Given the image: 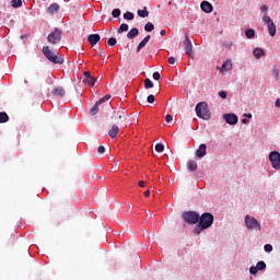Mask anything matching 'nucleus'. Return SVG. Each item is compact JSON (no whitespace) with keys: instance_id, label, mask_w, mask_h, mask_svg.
<instances>
[{"instance_id":"obj_1","label":"nucleus","mask_w":280,"mask_h":280,"mask_svg":"<svg viewBox=\"0 0 280 280\" xmlns=\"http://www.w3.org/2000/svg\"><path fill=\"white\" fill-rule=\"evenodd\" d=\"M42 51L44 56H46L47 60H49V62H52L54 65H65V57H58V55L51 51V48H49V46H44Z\"/></svg>"},{"instance_id":"obj_2","label":"nucleus","mask_w":280,"mask_h":280,"mask_svg":"<svg viewBox=\"0 0 280 280\" xmlns=\"http://www.w3.org/2000/svg\"><path fill=\"white\" fill-rule=\"evenodd\" d=\"M195 110L197 117H199L200 119H211V114L209 113V105H207V103H198L195 107Z\"/></svg>"},{"instance_id":"obj_3","label":"nucleus","mask_w":280,"mask_h":280,"mask_svg":"<svg viewBox=\"0 0 280 280\" xmlns=\"http://www.w3.org/2000/svg\"><path fill=\"white\" fill-rule=\"evenodd\" d=\"M245 225L249 231H261V223L248 214L245 215Z\"/></svg>"},{"instance_id":"obj_4","label":"nucleus","mask_w":280,"mask_h":280,"mask_svg":"<svg viewBox=\"0 0 280 280\" xmlns=\"http://www.w3.org/2000/svg\"><path fill=\"white\" fill-rule=\"evenodd\" d=\"M182 218L187 224H198L200 214L194 211H187L182 214Z\"/></svg>"},{"instance_id":"obj_5","label":"nucleus","mask_w":280,"mask_h":280,"mask_svg":"<svg viewBox=\"0 0 280 280\" xmlns=\"http://www.w3.org/2000/svg\"><path fill=\"white\" fill-rule=\"evenodd\" d=\"M47 40L50 45H59L62 40V31L55 28L54 32L48 34Z\"/></svg>"},{"instance_id":"obj_6","label":"nucleus","mask_w":280,"mask_h":280,"mask_svg":"<svg viewBox=\"0 0 280 280\" xmlns=\"http://www.w3.org/2000/svg\"><path fill=\"white\" fill-rule=\"evenodd\" d=\"M199 224H201L206 229H210V226L213 224V214L210 212H205L199 217Z\"/></svg>"},{"instance_id":"obj_7","label":"nucleus","mask_w":280,"mask_h":280,"mask_svg":"<svg viewBox=\"0 0 280 280\" xmlns=\"http://www.w3.org/2000/svg\"><path fill=\"white\" fill-rule=\"evenodd\" d=\"M126 119H128V116L121 109L115 110L112 115L113 124L121 125Z\"/></svg>"},{"instance_id":"obj_8","label":"nucleus","mask_w":280,"mask_h":280,"mask_svg":"<svg viewBox=\"0 0 280 280\" xmlns=\"http://www.w3.org/2000/svg\"><path fill=\"white\" fill-rule=\"evenodd\" d=\"M269 161L273 170H280V153L279 151H271L269 153Z\"/></svg>"},{"instance_id":"obj_9","label":"nucleus","mask_w":280,"mask_h":280,"mask_svg":"<svg viewBox=\"0 0 280 280\" xmlns=\"http://www.w3.org/2000/svg\"><path fill=\"white\" fill-rule=\"evenodd\" d=\"M262 21L264 23H266L268 27L269 35L277 36V25H275V22L272 21V19H270V16L268 15H265L262 18Z\"/></svg>"},{"instance_id":"obj_10","label":"nucleus","mask_w":280,"mask_h":280,"mask_svg":"<svg viewBox=\"0 0 280 280\" xmlns=\"http://www.w3.org/2000/svg\"><path fill=\"white\" fill-rule=\"evenodd\" d=\"M184 49L187 56H191V54H194V46L191 45V40L188 36L184 39Z\"/></svg>"},{"instance_id":"obj_11","label":"nucleus","mask_w":280,"mask_h":280,"mask_svg":"<svg viewBox=\"0 0 280 280\" xmlns=\"http://www.w3.org/2000/svg\"><path fill=\"white\" fill-rule=\"evenodd\" d=\"M83 75H84L83 82L85 84H89V86H95V83L97 82V80H95V78H93V75H91V72L85 71L83 73Z\"/></svg>"},{"instance_id":"obj_12","label":"nucleus","mask_w":280,"mask_h":280,"mask_svg":"<svg viewBox=\"0 0 280 280\" xmlns=\"http://www.w3.org/2000/svg\"><path fill=\"white\" fill-rule=\"evenodd\" d=\"M223 117L226 124H229L230 126H235V124H237L238 121L237 115L235 114H225Z\"/></svg>"},{"instance_id":"obj_13","label":"nucleus","mask_w":280,"mask_h":280,"mask_svg":"<svg viewBox=\"0 0 280 280\" xmlns=\"http://www.w3.org/2000/svg\"><path fill=\"white\" fill-rule=\"evenodd\" d=\"M201 10L206 12V14H210V12H213V4H211L209 1H202Z\"/></svg>"},{"instance_id":"obj_14","label":"nucleus","mask_w":280,"mask_h":280,"mask_svg":"<svg viewBox=\"0 0 280 280\" xmlns=\"http://www.w3.org/2000/svg\"><path fill=\"white\" fill-rule=\"evenodd\" d=\"M100 39V34H91L88 36V42L92 47H95Z\"/></svg>"},{"instance_id":"obj_15","label":"nucleus","mask_w":280,"mask_h":280,"mask_svg":"<svg viewBox=\"0 0 280 280\" xmlns=\"http://www.w3.org/2000/svg\"><path fill=\"white\" fill-rule=\"evenodd\" d=\"M206 155H207V144H200L198 150L196 151V156H198V159H202Z\"/></svg>"},{"instance_id":"obj_16","label":"nucleus","mask_w":280,"mask_h":280,"mask_svg":"<svg viewBox=\"0 0 280 280\" xmlns=\"http://www.w3.org/2000/svg\"><path fill=\"white\" fill-rule=\"evenodd\" d=\"M65 88L58 86L52 90V95H55V97H65Z\"/></svg>"},{"instance_id":"obj_17","label":"nucleus","mask_w":280,"mask_h":280,"mask_svg":"<svg viewBox=\"0 0 280 280\" xmlns=\"http://www.w3.org/2000/svg\"><path fill=\"white\" fill-rule=\"evenodd\" d=\"M232 69H233V62H231V60H228V61H225V62L222 65L220 71H221V73H224V71H225V72H226V71H231Z\"/></svg>"},{"instance_id":"obj_18","label":"nucleus","mask_w":280,"mask_h":280,"mask_svg":"<svg viewBox=\"0 0 280 280\" xmlns=\"http://www.w3.org/2000/svg\"><path fill=\"white\" fill-rule=\"evenodd\" d=\"M117 135H119V127L117 125H113L112 129L108 131V137H110V139H115Z\"/></svg>"},{"instance_id":"obj_19","label":"nucleus","mask_w":280,"mask_h":280,"mask_svg":"<svg viewBox=\"0 0 280 280\" xmlns=\"http://www.w3.org/2000/svg\"><path fill=\"white\" fill-rule=\"evenodd\" d=\"M137 36H139V28H137V27L131 28L127 33V38H129V40H132V38H137Z\"/></svg>"},{"instance_id":"obj_20","label":"nucleus","mask_w":280,"mask_h":280,"mask_svg":"<svg viewBox=\"0 0 280 280\" xmlns=\"http://www.w3.org/2000/svg\"><path fill=\"white\" fill-rule=\"evenodd\" d=\"M253 55L256 60H259V58H262V56H266V51H264V49L261 48H255L253 51Z\"/></svg>"},{"instance_id":"obj_21","label":"nucleus","mask_w":280,"mask_h":280,"mask_svg":"<svg viewBox=\"0 0 280 280\" xmlns=\"http://www.w3.org/2000/svg\"><path fill=\"white\" fill-rule=\"evenodd\" d=\"M187 167L189 170V172H196L198 170V163H196V161L190 160L187 163Z\"/></svg>"},{"instance_id":"obj_22","label":"nucleus","mask_w":280,"mask_h":280,"mask_svg":"<svg viewBox=\"0 0 280 280\" xmlns=\"http://www.w3.org/2000/svg\"><path fill=\"white\" fill-rule=\"evenodd\" d=\"M60 10V5L58 3L50 4L47 9L48 14H55V12H58Z\"/></svg>"},{"instance_id":"obj_23","label":"nucleus","mask_w":280,"mask_h":280,"mask_svg":"<svg viewBox=\"0 0 280 280\" xmlns=\"http://www.w3.org/2000/svg\"><path fill=\"white\" fill-rule=\"evenodd\" d=\"M101 101H97L94 106L90 109V115H97L100 113Z\"/></svg>"},{"instance_id":"obj_24","label":"nucleus","mask_w":280,"mask_h":280,"mask_svg":"<svg viewBox=\"0 0 280 280\" xmlns=\"http://www.w3.org/2000/svg\"><path fill=\"white\" fill-rule=\"evenodd\" d=\"M138 15L141 16V19H145V18L150 16V12L144 7L143 10H138Z\"/></svg>"},{"instance_id":"obj_25","label":"nucleus","mask_w":280,"mask_h":280,"mask_svg":"<svg viewBox=\"0 0 280 280\" xmlns=\"http://www.w3.org/2000/svg\"><path fill=\"white\" fill-rule=\"evenodd\" d=\"M9 119L10 117L8 116L7 113H3V112L0 113V124H5Z\"/></svg>"},{"instance_id":"obj_26","label":"nucleus","mask_w":280,"mask_h":280,"mask_svg":"<svg viewBox=\"0 0 280 280\" xmlns=\"http://www.w3.org/2000/svg\"><path fill=\"white\" fill-rule=\"evenodd\" d=\"M124 19H126V21H132L135 19V13L127 11L124 13Z\"/></svg>"},{"instance_id":"obj_27","label":"nucleus","mask_w":280,"mask_h":280,"mask_svg":"<svg viewBox=\"0 0 280 280\" xmlns=\"http://www.w3.org/2000/svg\"><path fill=\"white\" fill-rule=\"evenodd\" d=\"M245 36L246 38H255V30L248 28L247 31H245Z\"/></svg>"},{"instance_id":"obj_28","label":"nucleus","mask_w":280,"mask_h":280,"mask_svg":"<svg viewBox=\"0 0 280 280\" xmlns=\"http://www.w3.org/2000/svg\"><path fill=\"white\" fill-rule=\"evenodd\" d=\"M128 28H129L128 24L122 23V24L119 26V28H118V34H124V32H128Z\"/></svg>"},{"instance_id":"obj_29","label":"nucleus","mask_w":280,"mask_h":280,"mask_svg":"<svg viewBox=\"0 0 280 280\" xmlns=\"http://www.w3.org/2000/svg\"><path fill=\"white\" fill-rule=\"evenodd\" d=\"M207 230V228H203L202 224L198 223V225L195 228V235H200L201 231Z\"/></svg>"},{"instance_id":"obj_30","label":"nucleus","mask_w":280,"mask_h":280,"mask_svg":"<svg viewBox=\"0 0 280 280\" xmlns=\"http://www.w3.org/2000/svg\"><path fill=\"white\" fill-rule=\"evenodd\" d=\"M11 5H12V8H21L23 5V1L22 0H12Z\"/></svg>"},{"instance_id":"obj_31","label":"nucleus","mask_w":280,"mask_h":280,"mask_svg":"<svg viewBox=\"0 0 280 280\" xmlns=\"http://www.w3.org/2000/svg\"><path fill=\"white\" fill-rule=\"evenodd\" d=\"M145 45H148V43L142 39V40L138 44V47H137V49H136L137 54H139V51H141L142 48L145 47Z\"/></svg>"},{"instance_id":"obj_32","label":"nucleus","mask_w":280,"mask_h":280,"mask_svg":"<svg viewBox=\"0 0 280 280\" xmlns=\"http://www.w3.org/2000/svg\"><path fill=\"white\" fill-rule=\"evenodd\" d=\"M154 88V83H152V81L150 79H145L144 80V89H153Z\"/></svg>"},{"instance_id":"obj_33","label":"nucleus","mask_w":280,"mask_h":280,"mask_svg":"<svg viewBox=\"0 0 280 280\" xmlns=\"http://www.w3.org/2000/svg\"><path fill=\"white\" fill-rule=\"evenodd\" d=\"M112 16H113L114 19H118V16H121V10H119V9H114V10L112 11Z\"/></svg>"},{"instance_id":"obj_34","label":"nucleus","mask_w":280,"mask_h":280,"mask_svg":"<svg viewBox=\"0 0 280 280\" xmlns=\"http://www.w3.org/2000/svg\"><path fill=\"white\" fill-rule=\"evenodd\" d=\"M144 30H145V32H153V30H154V24H152V22H148V23L144 25Z\"/></svg>"},{"instance_id":"obj_35","label":"nucleus","mask_w":280,"mask_h":280,"mask_svg":"<svg viewBox=\"0 0 280 280\" xmlns=\"http://www.w3.org/2000/svg\"><path fill=\"white\" fill-rule=\"evenodd\" d=\"M256 268L258 270H266V262L262 261V260L258 261L257 265H256Z\"/></svg>"},{"instance_id":"obj_36","label":"nucleus","mask_w":280,"mask_h":280,"mask_svg":"<svg viewBox=\"0 0 280 280\" xmlns=\"http://www.w3.org/2000/svg\"><path fill=\"white\" fill-rule=\"evenodd\" d=\"M107 44L109 47H115V45H117V39L115 37H109Z\"/></svg>"},{"instance_id":"obj_37","label":"nucleus","mask_w":280,"mask_h":280,"mask_svg":"<svg viewBox=\"0 0 280 280\" xmlns=\"http://www.w3.org/2000/svg\"><path fill=\"white\" fill-rule=\"evenodd\" d=\"M110 94L105 95L104 97H102L101 100H98V102H101V104H104V102H108V100H110Z\"/></svg>"},{"instance_id":"obj_38","label":"nucleus","mask_w":280,"mask_h":280,"mask_svg":"<svg viewBox=\"0 0 280 280\" xmlns=\"http://www.w3.org/2000/svg\"><path fill=\"white\" fill-rule=\"evenodd\" d=\"M264 250H265L266 253H272V245L266 244V245L264 246Z\"/></svg>"},{"instance_id":"obj_39","label":"nucleus","mask_w":280,"mask_h":280,"mask_svg":"<svg viewBox=\"0 0 280 280\" xmlns=\"http://www.w3.org/2000/svg\"><path fill=\"white\" fill-rule=\"evenodd\" d=\"M155 150H156L158 152H163V150H165V147H164L163 144H161V143H158V144L155 145Z\"/></svg>"},{"instance_id":"obj_40","label":"nucleus","mask_w":280,"mask_h":280,"mask_svg":"<svg viewBox=\"0 0 280 280\" xmlns=\"http://www.w3.org/2000/svg\"><path fill=\"white\" fill-rule=\"evenodd\" d=\"M154 95L153 94H150L148 97H147V102L149 103V104H154Z\"/></svg>"},{"instance_id":"obj_41","label":"nucleus","mask_w":280,"mask_h":280,"mask_svg":"<svg viewBox=\"0 0 280 280\" xmlns=\"http://www.w3.org/2000/svg\"><path fill=\"white\" fill-rule=\"evenodd\" d=\"M97 152H98V154H104V152H106V148H104V145H100L97 148Z\"/></svg>"},{"instance_id":"obj_42","label":"nucleus","mask_w":280,"mask_h":280,"mask_svg":"<svg viewBox=\"0 0 280 280\" xmlns=\"http://www.w3.org/2000/svg\"><path fill=\"white\" fill-rule=\"evenodd\" d=\"M258 270H259V269H257V267H255V266H253V267L249 268L250 275H257V271H258Z\"/></svg>"},{"instance_id":"obj_43","label":"nucleus","mask_w":280,"mask_h":280,"mask_svg":"<svg viewBox=\"0 0 280 280\" xmlns=\"http://www.w3.org/2000/svg\"><path fill=\"white\" fill-rule=\"evenodd\" d=\"M172 119H174V117L172 115L168 114L165 116L166 124H171Z\"/></svg>"},{"instance_id":"obj_44","label":"nucleus","mask_w":280,"mask_h":280,"mask_svg":"<svg viewBox=\"0 0 280 280\" xmlns=\"http://www.w3.org/2000/svg\"><path fill=\"white\" fill-rule=\"evenodd\" d=\"M153 80H161V73L160 72H154L153 73Z\"/></svg>"},{"instance_id":"obj_45","label":"nucleus","mask_w":280,"mask_h":280,"mask_svg":"<svg viewBox=\"0 0 280 280\" xmlns=\"http://www.w3.org/2000/svg\"><path fill=\"white\" fill-rule=\"evenodd\" d=\"M226 92H224V91H221V92H219V96L222 98V100H226Z\"/></svg>"},{"instance_id":"obj_46","label":"nucleus","mask_w":280,"mask_h":280,"mask_svg":"<svg viewBox=\"0 0 280 280\" xmlns=\"http://www.w3.org/2000/svg\"><path fill=\"white\" fill-rule=\"evenodd\" d=\"M168 63L170 65H175L176 63V59L174 57H170L168 58Z\"/></svg>"},{"instance_id":"obj_47","label":"nucleus","mask_w":280,"mask_h":280,"mask_svg":"<svg viewBox=\"0 0 280 280\" xmlns=\"http://www.w3.org/2000/svg\"><path fill=\"white\" fill-rule=\"evenodd\" d=\"M272 73H273L276 80H279V70L275 69V70L272 71Z\"/></svg>"},{"instance_id":"obj_48","label":"nucleus","mask_w":280,"mask_h":280,"mask_svg":"<svg viewBox=\"0 0 280 280\" xmlns=\"http://www.w3.org/2000/svg\"><path fill=\"white\" fill-rule=\"evenodd\" d=\"M261 12H268V5L260 7Z\"/></svg>"},{"instance_id":"obj_49","label":"nucleus","mask_w":280,"mask_h":280,"mask_svg":"<svg viewBox=\"0 0 280 280\" xmlns=\"http://www.w3.org/2000/svg\"><path fill=\"white\" fill-rule=\"evenodd\" d=\"M150 38H151V36H150V35H147V36L143 38V40L147 42V43H150Z\"/></svg>"},{"instance_id":"obj_50","label":"nucleus","mask_w":280,"mask_h":280,"mask_svg":"<svg viewBox=\"0 0 280 280\" xmlns=\"http://www.w3.org/2000/svg\"><path fill=\"white\" fill-rule=\"evenodd\" d=\"M276 107H277V108H280V98H277V100H276Z\"/></svg>"},{"instance_id":"obj_51","label":"nucleus","mask_w":280,"mask_h":280,"mask_svg":"<svg viewBox=\"0 0 280 280\" xmlns=\"http://www.w3.org/2000/svg\"><path fill=\"white\" fill-rule=\"evenodd\" d=\"M138 185H139V187H145V182L140 180Z\"/></svg>"},{"instance_id":"obj_52","label":"nucleus","mask_w":280,"mask_h":280,"mask_svg":"<svg viewBox=\"0 0 280 280\" xmlns=\"http://www.w3.org/2000/svg\"><path fill=\"white\" fill-rule=\"evenodd\" d=\"M244 117H247V119H252L253 118V114H244Z\"/></svg>"},{"instance_id":"obj_53","label":"nucleus","mask_w":280,"mask_h":280,"mask_svg":"<svg viewBox=\"0 0 280 280\" xmlns=\"http://www.w3.org/2000/svg\"><path fill=\"white\" fill-rule=\"evenodd\" d=\"M144 197H145V198H149V197H150V190L144 191Z\"/></svg>"},{"instance_id":"obj_54","label":"nucleus","mask_w":280,"mask_h":280,"mask_svg":"<svg viewBox=\"0 0 280 280\" xmlns=\"http://www.w3.org/2000/svg\"><path fill=\"white\" fill-rule=\"evenodd\" d=\"M98 54H100V56H103L104 55V49L98 48Z\"/></svg>"},{"instance_id":"obj_55","label":"nucleus","mask_w":280,"mask_h":280,"mask_svg":"<svg viewBox=\"0 0 280 280\" xmlns=\"http://www.w3.org/2000/svg\"><path fill=\"white\" fill-rule=\"evenodd\" d=\"M165 34H166L165 30H162V31L160 32V35H161V36H165Z\"/></svg>"},{"instance_id":"obj_56","label":"nucleus","mask_w":280,"mask_h":280,"mask_svg":"<svg viewBox=\"0 0 280 280\" xmlns=\"http://www.w3.org/2000/svg\"><path fill=\"white\" fill-rule=\"evenodd\" d=\"M242 124H248V119L244 118V119L242 120Z\"/></svg>"}]
</instances>
